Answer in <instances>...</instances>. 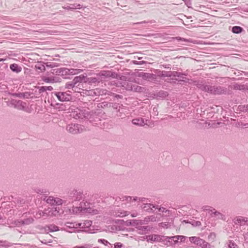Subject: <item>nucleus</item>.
Listing matches in <instances>:
<instances>
[{"instance_id": "2", "label": "nucleus", "mask_w": 248, "mask_h": 248, "mask_svg": "<svg viewBox=\"0 0 248 248\" xmlns=\"http://www.w3.org/2000/svg\"><path fill=\"white\" fill-rule=\"evenodd\" d=\"M60 209L58 207H51L45 209L44 211L39 210L35 215V217L40 218L41 217L46 218L48 217L56 216L60 214Z\"/></svg>"}, {"instance_id": "44", "label": "nucleus", "mask_w": 248, "mask_h": 248, "mask_svg": "<svg viewBox=\"0 0 248 248\" xmlns=\"http://www.w3.org/2000/svg\"><path fill=\"white\" fill-rule=\"evenodd\" d=\"M105 91V90L96 89V90L93 92V93L95 95H100L105 93L104 92Z\"/></svg>"}, {"instance_id": "35", "label": "nucleus", "mask_w": 248, "mask_h": 248, "mask_svg": "<svg viewBox=\"0 0 248 248\" xmlns=\"http://www.w3.org/2000/svg\"><path fill=\"white\" fill-rule=\"evenodd\" d=\"M42 80L46 83H54L56 82L54 77H44Z\"/></svg>"}, {"instance_id": "58", "label": "nucleus", "mask_w": 248, "mask_h": 248, "mask_svg": "<svg viewBox=\"0 0 248 248\" xmlns=\"http://www.w3.org/2000/svg\"><path fill=\"white\" fill-rule=\"evenodd\" d=\"M36 192L38 194H42L44 193L45 192V191H44V189H37L36 190Z\"/></svg>"}, {"instance_id": "22", "label": "nucleus", "mask_w": 248, "mask_h": 248, "mask_svg": "<svg viewBox=\"0 0 248 248\" xmlns=\"http://www.w3.org/2000/svg\"><path fill=\"white\" fill-rule=\"evenodd\" d=\"M184 76H186V75L177 71H171V73H170V77H177L178 79H176L179 80H183Z\"/></svg>"}, {"instance_id": "31", "label": "nucleus", "mask_w": 248, "mask_h": 248, "mask_svg": "<svg viewBox=\"0 0 248 248\" xmlns=\"http://www.w3.org/2000/svg\"><path fill=\"white\" fill-rule=\"evenodd\" d=\"M65 87L68 89H75V91H76V89L78 88L75 83H74L73 80L67 82L65 84Z\"/></svg>"}, {"instance_id": "43", "label": "nucleus", "mask_w": 248, "mask_h": 248, "mask_svg": "<svg viewBox=\"0 0 248 248\" xmlns=\"http://www.w3.org/2000/svg\"><path fill=\"white\" fill-rule=\"evenodd\" d=\"M146 200L147 199L145 198H143V197L139 198L138 197H133V201H137L139 202H145Z\"/></svg>"}, {"instance_id": "37", "label": "nucleus", "mask_w": 248, "mask_h": 248, "mask_svg": "<svg viewBox=\"0 0 248 248\" xmlns=\"http://www.w3.org/2000/svg\"><path fill=\"white\" fill-rule=\"evenodd\" d=\"M231 88L236 90H244L245 87L244 85H241L237 83H236L233 85L232 87Z\"/></svg>"}, {"instance_id": "38", "label": "nucleus", "mask_w": 248, "mask_h": 248, "mask_svg": "<svg viewBox=\"0 0 248 248\" xmlns=\"http://www.w3.org/2000/svg\"><path fill=\"white\" fill-rule=\"evenodd\" d=\"M133 197L129 196H122L121 200L123 202H125L127 203L130 202L133 200Z\"/></svg>"}, {"instance_id": "47", "label": "nucleus", "mask_w": 248, "mask_h": 248, "mask_svg": "<svg viewBox=\"0 0 248 248\" xmlns=\"http://www.w3.org/2000/svg\"><path fill=\"white\" fill-rule=\"evenodd\" d=\"M98 242L103 244L105 246H108V244H110L107 240L104 239H99L98 240Z\"/></svg>"}, {"instance_id": "6", "label": "nucleus", "mask_w": 248, "mask_h": 248, "mask_svg": "<svg viewBox=\"0 0 248 248\" xmlns=\"http://www.w3.org/2000/svg\"><path fill=\"white\" fill-rule=\"evenodd\" d=\"M43 200L51 205H61L66 203L65 201L52 196L45 197Z\"/></svg>"}, {"instance_id": "10", "label": "nucleus", "mask_w": 248, "mask_h": 248, "mask_svg": "<svg viewBox=\"0 0 248 248\" xmlns=\"http://www.w3.org/2000/svg\"><path fill=\"white\" fill-rule=\"evenodd\" d=\"M228 93V90L226 88L220 86H214L213 95H222Z\"/></svg>"}, {"instance_id": "52", "label": "nucleus", "mask_w": 248, "mask_h": 248, "mask_svg": "<svg viewBox=\"0 0 248 248\" xmlns=\"http://www.w3.org/2000/svg\"><path fill=\"white\" fill-rule=\"evenodd\" d=\"M123 245L120 242H117L114 244V248H122Z\"/></svg>"}, {"instance_id": "8", "label": "nucleus", "mask_w": 248, "mask_h": 248, "mask_svg": "<svg viewBox=\"0 0 248 248\" xmlns=\"http://www.w3.org/2000/svg\"><path fill=\"white\" fill-rule=\"evenodd\" d=\"M98 76L101 78L102 80L103 78H108L111 77L113 78H118V75L113 72L110 71H102L98 74Z\"/></svg>"}, {"instance_id": "34", "label": "nucleus", "mask_w": 248, "mask_h": 248, "mask_svg": "<svg viewBox=\"0 0 248 248\" xmlns=\"http://www.w3.org/2000/svg\"><path fill=\"white\" fill-rule=\"evenodd\" d=\"M243 31V29L242 27L237 26H233L232 29V32L236 34L240 33L242 32Z\"/></svg>"}, {"instance_id": "59", "label": "nucleus", "mask_w": 248, "mask_h": 248, "mask_svg": "<svg viewBox=\"0 0 248 248\" xmlns=\"http://www.w3.org/2000/svg\"><path fill=\"white\" fill-rule=\"evenodd\" d=\"M45 87H46V91H47V90H48V91H52L53 89V87L52 86H45Z\"/></svg>"}, {"instance_id": "25", "label": "nucleus", "mask_w": 248, "mask_h": 248, "mask_svg": "<svg viewBox=\"0 0 248 248\" xmlns=\"http://www.w3.org/2000/svg\"><path fill=\"white\" fill-rule=\"evenodd\" d=\"M157 99L164 98L168 95V93L164 91H159L154 94Z\"/></svg>"}, {"instance_id": "14", "label": "nucleus", "mask_w": 248, "mask_h": 248, "mask_svg": "<svg viewBox=\"0 0 248 248\" xmlns=\"http://www.w3.org/2000/svg\"><path fill=\"white\" fill-rule=\"evenodd\" d=\"M248 219V217H237L233 219L234 223L236 225L240 226H244L247 225L246 220Z\"/></svg>"}, {"instance_id": "17", "label": "nucleus", "mask_w": 248, "mask_h": 248, "mask_svg": "<svg viewBox=\"0 0 248 248\" xmlns=\"http://www.w3.org/2000/svg\"><path fill=\"white\" fill-rule=\"evenodd\" d=\"M78 223H76V222H67L65 223V224H64V226L66 228H68L71 230H69V231L66 230L67 232H73L75 229L78 228Z\"/></svg>"}, {"instance_id": "40", "label": "nucleus", "mask_w": 248, "mask_h": 248, "mask_svg": "<svg viewBox=\"0 0 248 248\" xmlns=\"http://www.w3.org/2000/svg\"><path fill=\"white\" fill-rule=\"evenodd\" d=\"M131 90L135 92H140L142 90V87L137 85H134L131 86Z\"/></svg>"}, {"instance_id": "13", "label": "nucleus", "mask_w": 248, "mask_h": 248, "mask_svg": "<svg viewBox=\"0 0 248 248\" xmlns=\"http://www.w3.org/2000/svg\"><path fill=\"white\" fill-rule=\"evenodd\" d=\"M141 208L144 211L147 212L149 213H152L154 212L153 209H157L158 208V205H154L151 203H143L141 205Z\"/></svg>"}, {"instance_id": "57", "label": "nucleus", "mask_w": 248, "mask_h": 248, "mask_svg": "<svg viewBox=\"0 0 248 248\" xmlns=\"http://www.w3.org/2000/svg\"><path fill=\"white\" fill-rule=\"evenodd\" d=\"M157 209L159 211L161 212L162 213H164L165 210H166V208L163 207H160L159 208L158 207Z\"/></svg>"}, {"instance_id": "1", "label": "nucleus", "mask_w": 248, "mask_h": 248, "mask_svg": "<svg viewBox=\"0 0 248 248\" xmlns=\"http://www.w3.org/2000/svg\"><path fill=\"white\" fill-rule=\"evenodd\" d=\"M53 74L55 73L57 75H60L64 78H69L68 76L74 75L80 73L83 71L82 69H74L71 68L68 69L66 68H61L57 69H54Z\"/></svg>"}, {"instance_id": "15", "label": "nucleus", "mask_w": 248, "mask_h": 248, "mask_svg": "<svg viewBox=\"0 0 248 248\" xmlns=\"http://www.w3.org/2000/svg\"><path fill=\"white\" fill-rule=\"evenodd\" d=\"M136 228L139 231L138 233L141 234L147 233L148 232L150 231L153 228L152 227H151L150 226L142 225L136 227Z\"/></svg>"}, {"instance_id": "49", "label": "nucleus", "mask_w": 248, "mask_h": 248, "mask_svg": "<svg viewBox=\"0 0 248 248\" xmlns=\"http://www.w3.org/2000/svg\"><path fill=\"white\" fill-rule=\"evenodd\" d=\"M177 237L179 238V242H184L186 239L187 238V237L183 235H177Z\"/></svg>"}, {"instance_id": "11", "label": "nucleus", "mask_w": 248, "mask_h": 248, "mask_svg": "<svg viewBox=\"0 0 248 248\" xmlns=\"http://www.w3.org/2000/svg\"><path fill=\"white\" fill-rule=\"evenodd\" d=\"M162 238H164L162 235H160L158 234H151L149 235H146L144 237L145 239L147 240V241L148 242H161V240Z\"/></svg>"}, {"instance_id": "24", "label": "nucleus", "mask_w": 248, "mask_h": 248, "mask_svg": "<svg viewBox=\"0 0 248 248\" xmlns=\"http://www.w3.org/2000/svg\"><path fill=\"white\" fill-rule=\"evenodd\" d=\"M132 123L133 124L138 126H143L145 124L144 119L142 118L134 119L132 120Z\"/></svg>"}, {"instance_id": "60", "label": "nucleus", "mask_w": 248, "mask_h": 248, "mask_svg": "<svg viewBox=\"0 0 248 248\" xmlns=\"http://www.w3.org/2000/svg\"><path fill=\"white\" fill-rule=\"evenodd\" d=\"M211 208L209 206H205L203 207V210H207V211H211V210H210L209 208Z\"/></svg>"}, {"instance_id": "21", "label": "nucleus", "mask_w": 248, "mask_h": 248, "mask_svg": "<svg viewBox=\"0 0 248 248\" xmlns=\"http://www.w3.org/2000/svg\"><path fill=\"white\" fill-rule=\"evenodd\" d=\"M62 8L69 10H74L77 9H81V5L80 4L74 3L71 4L69 5L62 6Z\"/></svg>"}, {"instance_id": "26", "label": "nucleus", "mask_w": 248, "mask_h": 248, "mask_svg": "<svg viewBox=\"0 0 248 248\" xmlns=\"http://www.w3.org/2000/svg\"><path fill=\"white\" fill-rule=\"evenodd\" d=\"M10 68L13 72H15L16 73H18L20 72L22 70L21 67L16 63H13L10 64Z\"/></svg>"}, {"instance_id": "18", "label": "nucleus", "mask_w": 248, "mask_h": 248, "mask_svg": "<svg viewBox=\"0 0 248 248\" xmlns=\"http://www.w3.org/2000/svg\"><path fill=\"white\" fill-rule=\"evenodd\" d=\"M85 75H80L79 76L75 77L73 79L74 83H75L77 87L79 85V83L82 82L85 83Z\"/></svg>"}, {"instance_id": "7", "label": "nucleus", "mask_w": 248, "mask_h": 248, "mask_svg": "<svg viewBox=\"0 0 248 248\" xmlns=\"http://www.w3.org/2000/svg\"><path fill=\"white\" fill-rule=\"evenodd\" d=\"M53 93L57 97L59 101L62 102L69 101L72 99L71 95L67 92H56Z\"/></svg>"}, {"instance_id": "36", "label": "nucleus", "mask_w": 248, "mask_h": 248, "mask_svg": "<svg viewBox=\"0 0 248 248\" xmlns=\"http://www.w3.org/2000/svg\"><path fill=\"white\" fill-rule=\"evenodd\" d=\"M46 228H47V230L51 232H56L59 230V227L53 224L47 226Z\"/></svg>"}, {"instance_id": "12", "label": "nucleus", "mask_w": 248, "mask_h": 248, "mask_svg": "<svg viewBox=\"0 0 248 248\" xmlns=\"http://www.w3.org/2000/svg\"><path fill=\"white\" fill-rule=\"evenodd\" d=\"M102 81L101 78H100L98 74H96V77H87V75L85 74V83L90 85L93 84H96V83H99Z\"/></svg>"}, {"instance_id": "50", "label": "nucleus", "mask_w": 248, "mask_h": 248, "mask_svg": "<svg viewBox=\"0 0 248 248\" xmlns=\"http://www.w3.org/2000/svg\"><path fill=\"white\" fill-rule=\"evenodd\" d=\"M46 67L53 68L56 66V64L55 63L47 62L46 63Z\"/></svg>"}, {"instance_id": "28", "label": "nucleus", "mask_w": 248, "mask_h": 248, "mask_svg": "<svg viewBox=\"0 0 248 248\" xmlns=\"http://www.w3.org/2000/svg\"><path fill=\"white\" fill-rule=\"evenodd\" d=\"M114 215L117 217H124L127 215V212L121 209L115 211Z\"/></svg>"}, {"instance_id": "56", "label": "nucleus", "mask_w": 248, "mask_h": 248, "mask_svg": "<svg viewBox=\"0 0 248 248\" xmlns=\"http://www.w3.org/2000/svg\"><path fill=\"white\" fill-rule=\"evenodd\" d=\"M164 213L165 214V216L169 217L171 215V211L170 210L166 209V210H165Z\"/></svg>"}, {"instance_id": "4", "label": "nucleus", "mask_w": 248, "mask_h": 248, "mask_svg": "<svg viewBox=\"0 0 248 248\" xmlns=\"http://www.w3.org/2000/svg\"><path fill=\"white\" fill-rule=\"evenodd\" d=\"M84 195L83 192L78 190H73L69 194V202H74L81 200L84 201Z\"/></svg>"}, {"instance_id": "9", "label": "nucleus", "mask_w": 248, "mask_h": 248, "mask_svg": "<svg viewBox=\"0 0 248 248\" xmlns=\"http://www.w3.org/2000/svg\"><path fill=\"white\" fill-rule=\"evenodd\" d=\"M196 86L198 88L200 89L201 91L207 92L210 94H213L214 86L210 85H207L202 82L198 83L196 84Z\"/></svg>"}, {"instance_id": "54", "label": "nucleus", "mask_w": 248, "mask_h": 248, "mask_svg": "<svg viewBox=\"0 0 248 248\" xmlns=\"http://www.w3.org/2000/svg\"><path fill=\"white\" fill-rule=\"evenodd\" d=\"M45 91H46V87H45V86H41V87H39V93H43V92H44Z\"/></svg>"}, {"instance_id": "20", "label": "nucleus", "mask_w": 248, "mask_h": 248, "mask_svg": "<svg viewBox=\"0 0 248 248\" xmlns=\"http://www.w3.org/2000/svg\"><path fill=\"white\" fill-rule=\"evenodd\" d=\"M92 225V221L90 220H84L82 223H78V227L81 229L89 228Z\"/></svg>"}, {"instance_id": "27", "label": "nucleus", "mask_w": 248, "mask_h": 248, "mask_svg": "<svg viewBox=\"0 0 248 248\" xmlns=\"http://www.w3.org/2000/svg\"><path fill=\"white\" fill-rule=\"evenodd\" d=\"M26 103L23 102L22 101L19 100L17 102L15 106V107L19 110H26Z\"/></svg>"}, {"instance_id": "23", "label": "nucleus", "mask_w": 248, "mask_h": 248, "mask_svg": "<svg viewBox=\"0 0 248 248\" xmlns=\"http://www.w3.org/2000/svg\"><path fill=\"white\" fill-rule=\"evenodd\" d=\"M34 218L32 217H27L24 219H21V224L22 226L29 225L34 222Z\"/></svg>"}, {"instance_id": "39", "label": "nucleus", "mask_w": 248, "mask_h": 248, "mask_svg": "<svg viewBox=\"0 0 248 248\" xmlns=\"http://www.w3.org/2000/svg\"><path fill=\"white\" fill-rule=\"evenodd\" d=\"M189 241L197 245V243L198 242L200 237L197 236H192L188 238Z\"/></svg>"}, {"instance_id": "30", "label": "nucleus", "mask_w": 248, "mask_h": 248, "mask_svg": "<svg viewBox=\"0 0 248 248\" xmlns=\"http://www.w3.org/2000/svg\"><path fill=\"white\" fill-rule=\"evenodd\" d=\"M31 94L30 93H16L15 96L20 98H29Z\"/></svg>"}, {"instance_id": "41", "label": "nucleus", "mask_w": 248, "mask_h": 248, "mask_svg": "<svg viewBox=\"0 0 248 248\" xmlns=\"http://www.w3.org/2000/svg\"><path fill=\"white\" fill-rule=\"evenodd\" d=\"M229 248H238V246L232 240H229L228 243Z\"/></svg>"}, {"instance_id": "64", "label": "nucleus", "mask_w": 248, "mask_h": 248, "mask_svg": "<svg viewBox=\"0 0 248 248\" xmlns=\"http://www.w3.org/2000/svg\"><path fill=\"white\" fill-rule=\"evenodd\" d=\"M12 245L10 243L7 242L6 245H4V246L9 247L11 246Z\"/></svg>"}, {"instance_id": "42", "label": "nucleus", "mask_w": 248, "mask_h": 248, "mask_svg": "<svg viewBox=\"0 0 248 248\" xmlns=\"http://www.w3.org/2000/svg\"><path fill=\"white\" fill-rule=\"evenodd\" d=\"M12 224L14 225V226L19 227L22 226L21 224V219H17L13 221L12 222Z\"/></svg>"}, {"instance_id": "45", "label": "nucleus", "mask_w": 248, "mask_h": 248, "mask_svg": "<svg viewBox=\"0 0 248 248\" xmlns=\"http://www.w3.org/2000/svg\"><path fill=\"white\" fill-rule=\"evenodd\" d=\"M93 247L92 245L90 244H86L84 245L83 246H76L73 248H92Z\"/></svg>"}, {"instance_id": "53", "label": "nucleus", "mask_w": 248, "mask_h": 248, "mask_svg": "<svg viewBox=\"0 0 248 248\" xmlns=\"http://www.w3.org/2000/svg\"><path fill=\"white\" fill-rule=\"evenodd\" d=\"M147 217L148 222L150 220L152 221H155V217L154 216L152 215V216H148V217Z\"/></svg>"}, {"instance_id": "48", "label": "nucleus", "mask_w": 248, "mask_h": 248, "mask_svg": "<svg viewBox=\"0 0 248 248\" xmlns=\"http://www.w3.org/2000/svg\"><path fill=\"white\" fill-rule=\"evenodd\" d=\"M172 240H173V245H175L179 242V238L177 237V235H175L174 236H171Z\"/></svg>"}, {"instance_id": "33", "label": "nucleus", "mask_w": 248, "mask_h": 248, "mask_svg": "<svg viewBox=\"0 0 248 248\" xmlns=\"http://www.w3.org/2000/svg\"><path fill=\"white\" fill-rule=\"evenodd\" d=\"M170 73L171 71H159L158 73V76L160 77H170Z\"/></svg>"}, {"instance_id": "32", "label": "nucleus", "mask_w": 248, "mask_h": 248, "mask_svg": "<svg viewBox=\"0 0 248 248\" xmlns=\"http://www.w3.org/2000/svg\"><path fill=\"white\" fill-rule=\"evenodd\" d=\"M162 236L164 237L163 238H162L161 240V242L163 243V244L167 246H170V239L169 238H171V236H166L162 235Z\"/></svg>"}, {"instance_id": "5", "label": "nucleus", "mask_w": 248, "mask_h": 248, "mask_svg": "<svg viewBox=\"0 0 248 248\" xmlns=\"http://www.w3.org/2000/svg\"><path fill=\"white\" fill-rule=\"evenodd\" d=\"M84 126L78 124H67L66 130L72 134H78L83 132Z\"/></svg>"}, {"instance_id": "29", "label": "nucleus", "mask_w": 248, "mask_h": 248, "mask_svg": "<svg viewBox=\"0 0 248 248\" xmlns=\"http://www.w3.org/2000/svg\"><path fill=\"white\" fill-rule=\"evenodd\" d=\"M211 212H212V215H214L215 216L217 217V219L224 220L225 219V216L221 214V213L217 211L215 209H213L211 210Z\"/></svg>"}, {"instance_id": "46", "label": "nucleus", "mask_w": 248, "mask_h": 248, "mask_svg": "<svg viewBox=\"0 0 248 248\" xmlns=\"http://www.w3.org/2000/svg\"><path fill=\"white\" fill-rule=\"evenodd\" d=\"M132 222V224L134 226H136V227L142 225L141 223V220H133Z\"/></svg>"}, {"instance_id": "61", "label": "nucleus", "mask_w": 248, "mask_h": 248, "mask_svg": "<svg viewBox=\"0 0 248 248\" xmlns=\"http://www.w3.org/2000/svg\"><path fill=\"white\" fill-rule=\"evenodd\" d=\"M244 238L246 240H248V229L247 232L244 234Z\"/></svg>"}, {"instance_id": "3", "label": "nucleus", "mask_w": 248, "mask_h": 248, "mask_svg": "<svg viewBox=\"0 0 248 248\" xmlns=\"http://www.w3.org/2000/svg\"><path fill=\"white\" fill-rule=\"evenodd\" d=\"M93 113H91L84 108H77L71 113V116L76 119L86 118L90 120Z\"/></svg>"}, {"instance_id": "51", "label": "nucleus", "mask_w": 248, "mask_h": 248, "mask_svg": "<svg viewBox=\"0 0 248 248\" xmlns=\"http://www.w3.org/2000/svg\"><path fill=\"white\" fill-rule=\"evenodd\" d=\"M160 226L164 228H168L169 227V223L167 222H161Z\"/></svg>"}, {"instance_id": "55", "label": "nucleus", "mask_w": 248, "mask_h": 248, "mask_svg": "<svg viewBox=\"0 0 248 248\" xmlns=\"http://www.w3.org/2000/svg\"><path fill=\"white\" fill-rule=\"evenodd\" d=\"M141 225L147 224L148 222L147 217H146L144 219L141 220Z\"/></svg>"}, {"instance_id": "19", "label": "nucleus", "mask_w": 248, "mask_h": 248, "mask_svg": "<svg viewBox=\"0 0 248 248\" xmlns=\"http://www.w3.org/2000/svg\"><path fill=\"white\" fill-rule=\"evenodd\" d=\"M140 77L145 80H153L155 79V75L151 73L141 72L140 74Z\"/></svg>"}, {"instance_id": "63", "label": "nucleus", "mask_w": 248, "mask_h": 248, "mask_svg": "<svg viewBox=\"0 0 248 248\" xmlns=\"http://www.w3.org/2000/svg\"><path fill=\"white\" fill-rule=\"evenodd\" d=\"M112 107L114 108V109H117L118 108V104H115L114 105H112Z\"/></svg>"}, {"instance_id": "16", "label": "nucleus", "mask_w": 248, "mask_h": 248, "mask_svg": "<svg viewBox=\"0 0 248 248\" xmlns=\"http://www.w3.org/2000/svg\"><path fill=\"white\" fill-rule=\"evenodd\" d=\"M197 246L198 248H211L209 243L200 238L197 243Z\"/></svg>"}, {"instance_id": "62", "label": "nucleus", "mask_w": 248, "mask_h": 248, "mask_svg": "<svg viewBox=\"0 0 248 248\" xmlns=\"http://www.w3.org/2000/svg\"><path fill=\"white\" fill-rule=\"evenodd\" d=\"M36 67H37V68L40 69L41 70H44V71L45 70V67L44 65L42 66V67H39V66H38V67L36 66Z\"/></svg>"}]
</instances>
